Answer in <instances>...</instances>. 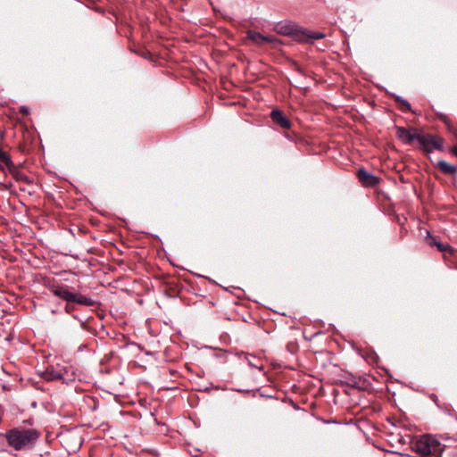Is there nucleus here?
<instances>
[{
    "label": "nucleus",
    "instance_id": "obj_1",
    "mask_svg": "<svg viewBox=\"0 0 457 457\" xmlns=\"http://www.w3.org/2000/svg\"><path fill=\"white\" fill-rule=\"evenodd\" d=\"M39 436L40 433L34 428H16L5 433L8 445L17 451L31 449Z\"/></svg>",
    "mask_w": 457,
    "mask_h": 457
},
{
    "label": "nucleus",
    "instance_id": "obj_2",
    "mask_svg": "<svg viewBox=\"0 0 457 457\" xmlns=\"http://www.w3.org/2000/svg\"><path fill=\"white\" fill-rule=\"evenodd\" d=\"M443 445L436 436L424 435L413 444V450L423 457H439L445 451Z\"/></svg>",
    "mask_w": 457,
    "mask_h": 457
},
{
    "label": "nucleus",
    "instance_id": "obj_3",
    "mask_svg": "<svg viewBox=\"0 0 457 457\" xmlns=\"http://www.w3.org/2000/svg\"><path fill=\"white\" fill-rule=\"evenodd\" d=\"M274 31L278 34L289 36L295 41L300 42L303 34V28L298 26L291 21H281L277 22L273 27Z\"/></svg>",
    "mask_w": 457,
    "mask_h": 457
},
{
    "label": "nucleus",
    "instance_id": "obj_4",
    "mask_svg": "<svg viewBox=\"0 0 457 457\" xmlns=\"http://www.w3.org/2000/svg\"><path fill=\"white\" fill-rule=\"evenodd\" d=\"M419 144L428 152L434 150H441L443 148V140L440 137H436L430 134H419L418 137Z\"/></svg>",
    "mask_w": 457,
    "mask_h": 457
},
{
    "label": "nucleus",
    "instance_id": "obj_5",
    "mask_svg": "<svg viewBox=\"0 0 457 457\" xmlns=\"http://www.w3.org/2000/svg\"><path fill=\"white\" fill-rule=\"evenodd\" d=\"M396 134L404 144H411L414 140L418 141L420 132L415 129H407L403 127H398Z\"/></svg>",
    "mask_w": 457,
    "mask_h": 457
},
{
    "label": "nucleus",
    "instance_id": "obj_6",
    "mask_svg": "<svg viewBox=\"0 0 457 457\" xmlns=\"http://www.w3.org/2000/svg\"><path fill=\"white\" fill-rule=\"evenodd\" d=\"M49 290L55 295L58 296L67 303H71V299L73 297V293L70 291V287L66 285H50Z\"/></svg>",
    "mask_w": 457,
    "mask_h": 457
},
{
    "label": "nucleus",
    "instance_id": "obj_7",
    "mask_svg": "<svg viewBox=\"0 0 457 457\" xmlns=\"http://www.w3.org/2000/svg\"><path fill=\"white\" fill-rule=\"evenodd\" d=\"M3 162L5 164V167L7 169V172H9L16 180H21V181L29 182L28 177L26 175H24L23 173H21L17 169V167L15 166V164L12 161L10 155H7L5 157V159L3 160Z\"/></svg>",
    "mask_w": 457,
    "mask_h": 457
},
{
    "label": "nucleus",
    "instance_id": "obj_8",
    "mask_svg": "<svg viewBox=\"0 0 457 457\" xmlns=\"http://www.w3.org/2000/svg\"><path fill=\"white\" fill-rule=\"evenodd\" d=\"M272 120L283 129H289L291 126L290 120L279 110H273L270 113Z\"/></svg>",
    "mask_w": 457,
    "mask_h": 457
},
{
    "label": "nucleus",
    "instance_id": "obj_9",
    "mask_svg": "<svg viewBox=\"0 0 457 457\" xmlns=\"http://www.w3.org/2000/svg\"><path fill=\"white\" fill-rule=\"evenodd\" d=\"M357 175L359 180L365 186H375L378 183V178L370 174L364 169H360Z\"/></svg>",
    "mask_w": 457,
    "mask_h": 457
},
{
    "label": "nucleus",
    "instance_id": "obj_10",
    "mask_svg": "<svg viewBox=\"0 0 457 457\" xmlns=\"http://www.w3.org/2000/svg\"><path fill=\"white\" fill-rule=\"evenodd\" d=\"M303 34L302 39H300L301 43H312L314 39H321L325 37V34L321 32H312L303 29Z\"/></svg>",
    "mask_w": 457,
    "mask_h": 457
},
{
    "label": "nucleus",
    "instance_id": "obj_11",
    "mask_svg": "<svg viewBox=\"0 0 457 457\" xmlns=\"http://www.w3.org/2000/svg\"><path fill=\"white\" fill-rule=\"evenodd\" d=\"M71 303H76L85 306H93L95 304V301L91 297L75 293H73V297L71 299Z\"/></svg>",
    "mask_w": 457,
    "mask_h": 457
},
{
    "label": "nucleus",
    "instance_id": "obj_12",
    "mask_svg": "<svg viewBox=\"0 0 457 457\" xmlns=\"http://www.w3.org/2000/svg\"><path fill=\"white\" fill-rule=\"evenodd\" d=\"M43 378L47 381L62 380L64 381V375L61 370H46Z\"/></svg>",
    "mask_w": 457,
    "mask_h": 457
},
{
    "label": "nucleus",
    "instance_id": "obj_13",
    "mask_svg": "<svg viewBox=\"0 0 457 457\" xmlns=\"http://www.w3.org/2000/svg\"><path fill=\"white\" fill-rule=\"evenodd\" d=\"M247 37L251 39L256 46H262L265 44V36L261 34L260 32L249 30L247 32Z\"/></svg>",
    "mask_w": 457,
    "mask_h": 457
},
{
    "label": "nucleus",
    "instance_id": "obj_14",
    "mask_svg": "<svg viewBox=\"0 0 457 457\" xmlns=\"http://www.w3.org/2000/svg\"><path fill=\"white\" fill-rule=\"evenodd\" d=\"M437 166L445 174H447V175H453V174L456 173V171H457L456 166L449 164L445 161H442V160L438 161Z\"/></svg>",
    "mask_w": 457,
    "mask_h": 457
},
{
    "label": "nucleus",
    "instance_id": "obj_15",
    "mask_svg": "<svg viewBox=\"0 0 457 457\" xmlns=\"http://www.w3.org/2000/svg\"><path fill=\"white\" fill-rule=\"evenodd\" d=\"M395 100H396L398 103H400V104H403V111H404V112H406V111H411V107L410 103H409L407 100L403 99V98L402 96H395Z\"/></svg>",
    "mask_w": 457,
    "mask_h": 457
},
{
    "label": "nucleus",
    "instance_id": "obj_16",
    "mask_svg": "<svg viewBox=\"0 0 457 457\" xmlns=\"http://www.w3.org/2000/svg\"><path fill=\"white\" fill-rule=\"evenodd\" d=\"M279 42H280L279 39L278 37H276L265 36V43H269V44H272V45H277Z\"/></svg>",
    "mask_w": 457,
    "mask_h": 457
},
{
    "label": "nucleus",
    "instance_id": "obj_17",
    "mask_svg": "<svg viewBox=\"0 0 457 457\" xmlns=\"http://www.w3.org/2000/svg\"><path fill=\"white\" fill-rule=\"evenodd\" d=\"M427 238H428V244L429 245H435L436 246V243H438V241L436 240V238L435 237H433L429 231H427Z\"/></svg>",
    "mask_w": 457,
    "mask_h": 457
},
{
    "label": "nucleus",
    "instance_id": "obj_18",
    "mask_svg": "<svg viewBox=\"0 0 457 457\" xmlns=\"http://www.w3.org/2000/svg\"><path fill=\"white\" fill-rule=\"evenodd\" d=\"M436 246L437 247V249L440 251V252H445L448 248L447 245H443L442 243L438 242V243H436Z\"/></svg>",
    "mask_w": 457,
    "mask_h": 457
},
{
    "label": "nucleus",
    "instance_id": "obj_19",
    "mask_svg": "<svg viewBox=\"0 0 457 457\" xmlns=\"http://www.w3.org/2000/svg\"><path fill=\"white\" fill-rule=\"evenodd\" d=\"M20 112L24 115H28L29 113V108L24 105L20 107Z\"/></svg>",
    "mask_w": 457,
    "mask_h": 457
},
{
    "label": "nucleus",
    "instance_id": "obj_20",
    "mask_svg": "<svg viewBox=\"0 0 457 457\" xmlns=\"http://www.w3.org/2000/svg\"><path fill=\"white\" fill-rule=\"evenodd\" d=\"M7 155H8V154H7L5 152H4V151H2V150L0 149V161H2V162H3V160H4V159H5V157H6Z\"/></svg>",
    "mask_w": 457,
    "mask_h": 457
},
{
    "label": "nucleus",
    "instance_id": "obj_21",
    "mask_svg": "<svg viewBox=\"0 0 457 457\" xmlns=\"http://www.w3.org/2000/svg\"><path fill=\"white\" fill-rule=\"evenodd\" d=\"M0 162H0V170H3V171H4V172H7V169H6V167H5L4 162H2V161H0Z\"/></svg>",
    "mask_w": 457,
    "mask_h": 457
},
{
    "label": "nucleus",
    "instance_id": "obj_22",
    "mask_svg": "<svg viewBox=\"0 0 457 457\" xmlns=\"http://www.w3.org/2000/svg\"><path fill=\"white\" fill-rule=\"evenodd\" d=\"M71 310H72V308L70 306V304H69V303H68L66 304V306H65V311H66L67 312H71Z\"/></svg>",
    "mask_w": 457,
    "mask_h": 457
},
{
    "label": "nucleus",
    "instance_id": "obj_23",
    "mask_svg": "<svg viewBox=\"0 0 457 457\" xmlns=\"http://www.w3.org/2000/svg\"><path fill=\"white\" fill-rule=\"evenodd\" d=\"M453 154L457 156V145L453 146L452 149Z\"/></svg>",
    "mask_w": 457,
    "mask_h": 457
},
{
    "label": "nucleus",
    "instance_id": "obj_24",
    "mask_svg": "<svg viewBox=\"0 0 457 457\" xmlns=\"http://www.w3.org/2000/svg\"><path fill=\"white\" fill-rule=\"evenodd\" d=\"M248 363H249L250 366L257 368L256 365L253 364V361L248 360Z\"/></svg>",
    "mask_w": 457,
    "mask_h": 457
}]
</instances>
